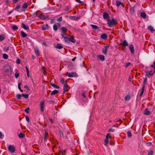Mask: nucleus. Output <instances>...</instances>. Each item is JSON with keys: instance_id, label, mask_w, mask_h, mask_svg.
<instances>
[{"instance_id": "nucleus-25", "label": "nucleus", "mask_w": 155, "mask_h": 155, "mask_svg": "<svg viewBox=\"0 0 155 155\" xmlns=\"http://www.w3.org/2000/svg\"><path fill=\"white\" fill-rule=\"evenodd\" d=\"M130 99V97L129 95H127L124 98V100L126 101H128Z\"/></svg>"}, {"instance_id": "nucleus-17", "label": "nucleus", "mask_w": 155, "mask_h": 155, "mask_svg": "<svg viewBox=\"0 0 155 155\" xmlns=\"http://www.w3.org/2000/svg\"><path fill=\"white\" fill-rule=\"evenodd\" d=\"M91 26L92 28L94 30H97L99 29V27L98 26L96 25L91 24Z\"/></svg>"}, {"instance_id": "nucleus-53", "label": "nucleus", "mask_w": 155, "mask_h": 155, "mask_svg": "<svg viewBox=\"0 0 155 155\" xmlns=\"http://www.w3.org/2000/svg\"><path fill=\"white\" fill-rule=\"evenodd\" d=\"M45 134L44 135V137H47L48 136V134L46 132L45 130Z\"/></svg>"}, {"instance_id": "nucleus-43", "label": "nucleus", "mask_w": 155, "mask_h": 155, "mask_svg": "<svg viewBox=\"0 0 155 155\" xmlns=\"http://www.w3.org/2000/svg\"><path fill=\"white\" fill-rule=\"evenodd\" d=\"M153 150H151L150 151L148 152V154L147 155H153Z\"/></svg>"}, {"instance_id": "nucleus-58", "label": "nucleus", "mask_w": 155, "mask_h": 155, "mask_svg": "<svg viewBox=\"0 0 155 155\" xmlns=\"http://www.w3.org/2000/svg\"><path fill=\"white\" fill-rule=\"evenodd\" d=\"M37 12H35L34 13L32 14V16L33 17H36L37 16Z\"/></svg>"}, {"instance_id": "nucleus-41", "label": "nucleus", "mask_w": 155, "mask_h": 155, "mask_svg": "<svg viewBox=\"0 0 155 155\" xmlns=\"http://www.w3.org/2000/svg\"><path fill=\"white\" fill-rule=\"evenodd\" d=\"M108 139L106 138V139L104 140V145L105 146L108 143Z\"/></svg>"}, {"instance_id": "nucleus-7", "label": "nucleus", "mask_w": 155, "mask_h": 155, "mask_svg": "<svg viewBox=\"0 0 155 155\" xmlns=\"http://www.w3.org/2000/svg\"><path fill=\"white\" fill-rule=\"evenodd\" d=\"M44 103L45 102L43 101L41 102L40 103V107L42 112L44 111Z\"/></svg>"}, {"instance_id": "nucleus-38", "label": "nucleus", "mask_w": 155, "mask_h": 155, "mask_svg": "<svg viewBox=\"0 0 155 155\" xmlns=\"http://www.w3.org/2000/svg\"><path fill=\"white\" fill-rule=\"evenodd\" d=\"M8 57V55L6 54H3V57L5 59H7Z\"/></svg>"}, {"instance_id": "nucleus-32", "label": "nucleus", "mask_w": 155, "mask_h": 155, "mask_svg": "<svg viewBox=\"0 0 155 155\" xmlns=\"http://www.w3.org/2000/svg\"><path fill=\"white\" fill-rule=\"evenodd\" d=\"M123 45L124 47H125L128 45V44L126 40H124L123 42Z\"/></svg>"}, {"instance_id": "nucleus-55", "label": "nucleus", "mask_w": 155, "mask_h": 155, "mask_svg": "<svg viewBox=\"0 0 155 155\" xmlns=\"http://www.w3.org/2000/svg\"><path fill=\"white\" fill-rule=\"evenodd\" d=\"M131 64V63L130 62H128L127 63L126 65H125V67L126 68H127Z\"/></svg>"}, {"instance_id": "nucleus-54", "label": "nucleus", "mask_w": 155, "mask_h": 155, "mask_svg": "<svg viewBox=\"0 0 155 155\" xmlns=\"http://www.w3.org/2000/svg\"><path fill=\"white\" fill-rule=\"evenodd\" d=\"M57 21L59 22L61 21H62V17H60L57 19Z\"/></svg>"}, {"instance_id": "nucleus-61", "label": "nucleus", "mask_w": 155, "mask_h": 155, "mask_svg": "<svg viewBox=\"0 0 155 155\" xmlns=\"http://www.w3.org/2000/svg\"><path fill=\"white\" fill-rule=\"evenodd\" d=\"M149 73L150 74H150V75L152 76L153 75L154 73V72H153V71H149Z\"/></svg>"}, {"instance_id": "nucleus-14", "label": "nucleus", "mask_w": 155, "mask_h": 155, "mask_svg": "<svg viewBox=\"0 0 155 155\" xmlns=\"http://www.w3.org/2000/svg\"><path fill=\"white\" fill-rule=\"evenodd\" d=\"M148 29L150 30L152 33L154 32L155 30L153 29V27L151 26H150L147 28Z\"/></svg>"}, {"instance_id": "nucleus-29", "label": "nucleus", "mask_w": 155, "mask_h": 155, "mask_svg": "<svg viewBox=\"0 0 155 155\" xmlns=\"http://www.w3.org/2000/svg\"><path fill=\"white\" fill-rule=\"evenodd\" d=\"M145 72L146 73L145 76L147 77H148L149 75H150V74H150L149 73V71L148 70H145Z\"/></svg>"}, {"instance_id": "nucleus-23", "label": "nucleus", "mask_w": 155, "mask_h": 155, "mask_svg": "<svg viewBox=\"0 0 155 155\" xmlns=\"http://www.w3.org/2000/svg\"><path fill=\"white\" fill-rule=\"evenodd\" d=\"M25 134L22 133H21L18 135V137L20 138H24L25 137Z\"/></svg>"}, {"instance_id": "nucleus-20", "label": "nucleus", "mask_w": 155, "mask_h": 155, "mask_svg": "<svg viewBox=\"0 0 155 155\" xmlns=\"http://www.w3.org/2000/svg\"><path fill=\"white\" fill-rule=\"evenodd\" d=\"M98 57L100 60L102 61H103L104 60V56L103 55H100L98 56Z\"/></svg>"}, {"instance_id": "nucleus-59", "label": "nucleus", "mask_w": 155, "mask_h": 155, "mask_svg": "<svg viewBox=\"0 0 155 155\" xmlns=\"http://www.w3.org/2000/svg\"><path fill=\"white\" fill-rule=\"evenodd\" d=\"M48 120L51 124H53L54 122L53 120L52 119L49 118Z\"/></svg>"}, {"instance_id": "nucleus-45", "label": "nucleus", "mask_w": 155, "mask_h": 155, "mask_svg": "<svg viewBox=\"0 0 155 155\" xmlns=\"http://www.w3.org/2000/svg\"><path fill=\"white\" fill-rule=\"evenodd\" d=\"M61 35L62 36V38H64V41L66 39H67V37L64 36V34L62 33V32L61 33Z\"/></svg>"}, {"instance_id": "nucleus-21", "label": "nucleus", "mask_w": 155, "mask_h": 155, "mask_svg": "<svg viewBox=\"0 0 155 155\" xmlns=\"http://www.w3.org/2000/svg\"><path fill=\"white\" fill-rule=\"evenodd\" d=\"M55 48L58 49H61L63 48V47L60 44H58L57 45V46L55 47Z\"/></svg>"}, {"instance_id": "nucleus-16", "label": "nucleus", "mask_w": 155, "mask_h": 155, "mask_svg": "<svg viewBox=\"0 0 155 155\" xmlns=\"http://www.w3.org/2000/svg\"><path fill=\"white\" fill-rule=\"evenodd\" d=\"M39 17L40 19L43 20H45L47 18V16L43 15L42 13L41 14Z\"/></svg>"}, {"instance_id": "nucleus-46", "label": "nucleus", "mask_w": 155, "mask_h": 155, "mask_svg": "<svg viewBox=\"0 0 155 155\" xmlns=\"http://www.w3.org/2000/svg\"><path fill=\"white\" fill-rule=\"evenodd\" d=\"M59 133L60 135V136L61 137H64V135H63V133L62 132L61 130H60L59 131Z\"/></svg>"}, {"instance_id": "nucleus-22", "label": "nucleus", "mask_w": 155, "mask_h": 155, "mask_svg": "<svg viewBox=\"0 0 155 155\" xmlns=\"http://www.w3.org/2000/svg\"><path fill=\"white\" fill-rule=\"evenodd\" d=\"M59 92V91L57 90H54V91H53L51 93V95H55V94H57Z\"/></svg>"}, {"instance_id": "nucleus-34", "label": "nucleus", "mask_w": 155, "mask_h": 155, "mask_svg": "<svg viewBox=\"0 0 155 155\" xmlns=\"http://www.w3.org/2000/svg\"><path fill=\"white\" fill-rule=\"evenodd\" d=\"M53 29L55 31H56L58 29L57 25L56 24H54L53 25Z\"/></svg>"}, {"instance_id": "nucleus-4", "label": "nucleus", "mask_w": 155, "mask_h": 155, "mask_svg": "<svg viewBox=\"0 0 155 155\" xmlns=\"http://www.w3.org/2000/svg\"><path fill=\"white\" fill-rule=\"evenodd\" d=\"M68 87V85L67 84V81H66L65 83L64 84L63 87V94H65L66 92L68 91V90L67 89V87Z\"/></svg>"}, {"instance_id": "nucleus-47", "label": "nucleus", "mask_w": 155, "mask_h": 155, "mask_svg": "<svg viewBox=\"0 0 155 155\" xmlns=\"http://www.w3.org/2000/svg\"><path fill=\"white\" fill-rule=\"evenodd\" d=\"M41 28L44 31L46 30V28L44 25L42 26Z\"/></svg>"}, {"instance_id": "nucleus-56", "label": "nucleus", "mask_w": 155, "mask_h": 155, "mask_svg": "<svg viewBox=\"0 0 155 155\" xmlns=\"http://www.w3.org/2000/svg\"><path fill=\"white\" fill-rule=\"evenodd\" d=\"M76 1L77 2L80 4H84V2L82 1H81L80 0H76Z\"/></svg>"}, {"instance_id": "nucleus-40", "label": "nucleus", "mask_w": 155, "mask_h": 155, "mask_svg": "<svg viewBox=\"0 0 155 155\" xmlns=\"http://www.w3.org/2000/svg\"><path fill=\"white\" fill-rule=\"evenodd\" d=\"M16 97L18 100H19L21 99V94H17L16 95Z\"/></svg>"}, {"instance_id": "nucleus-44", "label": "nucleus", "mask_w": 155, "mask_h": 155, "mask_svg": "<svg viewBox=\"0 0 155 155\" xmlns=\"http://www.w3.org/2000/svg\"><path fill=\"white\" fill-rule=\"evenodd\" d=\"M9 50V47H5L4 48V50L5 52H6L8 51Z\"/></svg>"}, {"instance_id": "nucleus-6", "label": "nucleus", "mask_w": 155, "mask_h": 155, "mask_svg": "<svg viewBox=\"0 0 155 155\" xmlns=\"http://www.w3.org/2000/svg\"><path fill=\"white\" fill-rule=\"evenodd\" d=\"M68 76L69 77H78V75L76 73L73 72L69 74L68 75Z\"/></svg>"}, {"instance_id": "nucleus-33", "label": "nucleus", "mask_w": 155, "mask_h": 155, "mask_svg": "<svg viewBox=\"0 0 155 155\" xmlns=\"http://www.w3.org/2000/svg\"><path fill=\"white\" fill-rule=\"evenodd\" d=\"M5 39V36L3 35H0V41H3Z\"/></svg>"}, {"instance_id": "nucleus-11", "label": "nucleus", "mask_w": 155, "mask_h": 155, "mask_svg": "<svg viewBox=\"0 0 155 155\" xmlns=\"http://www.w3.org/2000/svg\"><path fill=\"white\" fill-rule=\"evenodd\" d=\"M70 18L71 20L76 21L79 20L80 18V17H76L75 16H71L70 17Z\"/></svg>"}, {"instance_id": "nucleus-36", "label": "nucleus", "mask_w": 155, "mask_h": 155, "mask_svg": "<svg viewBox=\"0 0 155 155\" xmlns=\"http://www.w3.org/2000/svg\"><path fill=\"white\" fill-rule=\"evenodd\" d=\"M127 134L128 137H131L132 136V135L131 134V131H129L127 132Z\"/></svg>"}, {"instance_id": "nucleus-35", "label": "nucleus", "mask_w": 155, "mask_h": 155, "mask_svg": "<svg viewBox=\"0 0 155 155\" xmlns=\"http://www.w3.org/2000/svg\"><path fill=\"white\" fill-rule=\"evenodd\" d=\"M21 95V97H24L26 99L28 98L29 96L28 95V94H22Z\"/></svg>"}, {"instance_id": "nucleus-3", "label": "nucleus", "mask_w": 155, "mask_h": 155, "mask_svg": "<svg viewBox=\"0 0 155 155\" xmlns=\"http://www.w3.org/2000/svg\"><path fill=\"white\" fill-rule=\"evenodd\" d=\"M8 150L12 153H14L15 150V148L12 145H9L8 147Z\"/></svg>"}, {"instance_id": "nucleus-10", "label": "nucleus", "mask_w": 155, "mask_h": 155, "mask_svg": "<svg viewBox=\"0 0 155 155\" xmlns=\"http://www.w3.org/2000/svg\"><path fill=\"white\" fill-rule=\"evenodd\" d=\"M150 113V111L148 110L147 108L145 109L143 113L145 115H149Z\"/></svg>"}, {"instance_id": "nucleus-13", "label": "nucleus", "mask_w": 155, "mask_h": 155, "mask_svg": "<svg viewBox=\"0 0 155 155\" xmlns=\"http://www.w3.org/2000/svg\"><path fill=\"white\" fill-rule=\"evenodd\" d=\"M62 32L65 33V32H66L68 31V29L65 27H62L61 28Z\"/></svg>"}, {"instance_id": "nucleus-50", "label": "nucleus", "mask_w": 155, "mask_h": 155, "mask_svg": "<svg viewBox=\"0 0 155 155\" xmlns=\"http://www.w3.org/2000/svg\"><path fill=\"white\" fill-rule=\"evenodd\" d=\"M115 130L114 129H113L112 128H110L109 129L108 131V132H113Z\"/></svg>"}, {"instance_id": "nucleus-39", "label": "nucleus", "mask_w": 155, "mask_h": 155, "mask_svg": "<svg viewBox=\"0 0 155 155\" xmlns=\"http://www.w3.org/2000/svg\"><path fill=\"white\" fill-rule=\"evenodd\" d=\"M21 85V83L18 84V89H19V90L21 92H23V90H21V87H20V86Z\"/></svg>"}, {"instance_id": "nucleus-8", "label": "nucleus", "mask_w": 155, "mask_h": 155, "mask_svg": "<svg viewBox=\"0 0 155 155\" xmlns=\"http://www.w3.org/2000/svg\"><path fill=\"white\" fill-rule=\"evenodd\" d=\"M129 49L131 51V53L132 54H134V46L133 45H130L129 46Z\"/></svg>"}, {"instance_id": "nucleus-27", "label": "nucleus", "mask_w": 155, "mask_h": 155, "mask_svg": "<svg viewBox=\"0 0 155 155\" xmlns=\"http://www.w3.org/2000/svg\"><path fill=\"white\" fill-rule=\"evenodd\" d=\"M28 7L27 4L26 3H25L23 5L22 8L23 9H25L27 8Z\"/></svg>"}, {"instance_id": "nucleus-9", "label": "nucleus", "mask_w": 155, "mask_h": 155, "mask_svg": "<svg viewBox=\"0 0 155 155\" xmlns=\"http://www.w3.org/2000/svg\"><path fill=\"white\" fill-rule=\"evenodd\" d=\"M116 5L117 7H119L120 5H121L123 7H124V5L120 1L117 0L116 1Z\"/></svg>"}, {"instance_id": "nucleus-64", "label": "nucleus", "mask_w": 155, "mask_h": 155, "mask_svg": "<svg viewBox=\"0 0 155 155\" xmlns=\"http://www.w3.org/2000/svg\"><path fill=\"white\" fill-rule=\"evenodd\" d=\"M150 67L152 68L155 67V62H153V64L151 65Z\"/></svg>"}, {"instance_id": "nucleus-1", "label": "nucleus", "mask_w": 155, "mask_h": 155, "mask_svg": "<svg viewBox=\"0 0 155 155\" xmlns=\"http://www.w3.org/2000/svg\"><path fill=\"white\" fill-rule=\"evenodd\" d=\"M107 21L108 26L110 27L114 26L116 23H117L114 18H112L111 20L110 18H108Z\"/></svg>"}, {"instance_id": "nucleus-57", "label": "nucleus", "mask_w": 155, "mask_h": 155, "mask_svg": "<svg viewBox=\"0 0 155 155\" xmlns=\"http://www.w3.org/2000/svg\"><path fill=\"white\" fill-rule=\"evenodd\" d=\"M16 62L17 64H19L20 63V60L18 58H17Z\"/></svg>"}, {"instance_id": "nucleus-26", "label": "nucleus", "mask_w": 155, "mask_h": 155, "mask_svg": "<svg viewBox=\"0 0 155 155\" xmlns=\"http://www.w3.org/2000/svg\"><path fill=\"white\" fill-rule=\"evenodd\" d=\"M21 35L23 38H24L27 36V35L23 31H21Z\"/></svg>"}, {"instance_id": "nucleus-42", "label": "nucleus", "mask_w": 155, "mask_h": 155, "mask_svg": "<svg viewBox=\"0 0 155 155\" xmlns=\"http://www.w3.org/2000/svg\"><path fill=\"white\" fill-rule=\"evenodd\" d=\"M25 112L28 114L29 112V107H28L26 108L25 110Z\"/></svg>"}, {"instance_id": "nucleus-15", "label": "nucleus", "mask_w": 155, "mask_h": 155, "mask_svg": "<svg viewBox=\"0 0 155 155\" xmlns=\"http://www.w3.org/2000/svg\"><path fill=\"white\" fill-rule=\"evenodd\" d=\"M103 17L104 19L107 18L108 19V18H109V15L107 13L105 12L103 14Z\"/></svg>"}, {"instance_id": "nucleus-24", "label": "nucleus", "mask_w": 155, "mask_h": 155, "mask_svg": "<svg viewBox=\"0 0 155 155\" xmlns=\"http://www.w3.org/2000/svg\"><path fill=\"white\" fill-rule=\"evenodd\" d=\"M145 87L144 85H143V86L142 87V90H141V93H140V97L143 94V93H144Z\"/></svg>"}, {"instance_id": "nucleus-51", "label": "nucleus", "mask_w": 155, "mask_h": 155, "mask_svg": "<svg viewBox=\"0 0 155 155\" xmlns=\"http://www.w3.org/2000/svg\"><path fill=\"white\" fill-rule=\"evenodd\" d=\"M15 78H17L19 75V74L16 72L15 73Z\"/></svg>"}, {"instance_id": "nucleus-19", "label": "nucleus", "mask_w": 155, "mask_h": 155, "mask_svg": "<svg viewBox=\"0 0 155 155\" xmlns=\"http://www.w3.org/2000/svg\"><path fill=\"white\" fill-rule=\"evenodd\" d=\"M101 38L103 39L106 40L107 38V35L105 34H103L101 35Z\"/></svg>"}, {"instance_id": "nucleus-62", "label": "nucleus", "mask_w": 155, "mask_h": 155, "mask_svg": "<svg viewBox=\"0 0 155 155\" xmlns=\"http://www.w3.org/2000/svg\"><path fill=\"white\" fill-rule=\"evenodd\" d=\"M70 9V8L69 7H66V8H65V11H68Z\"/></svg>"}, {"instance_id": "nucleus-49", "label": "nucleus", "mask_w": 155, "mask_h": 155, "mask_svg": "<svg viewBox=\"0 0 155 155\" xmlns=\"http://www.w3.org/2000/svg\"><path fill=\"white\" fill-rule=\"evenodd\" d=\"M61 83L63 84L64 85V78H62L60 81Z\"/></svg>"}, {"instance_id": "nucleus-28", "label": "nucleus", "mask_w": 155, "mask_h": 155, "mask_svg": "<svg viewBox=\"0 0 155 155\" xmlns=\"http://www.w3.org/2000/svg\"><path fill=\"white\" fill-rule=\"evenodd\" d=\"M51 85L52 87H54L55 88L58 89L59 88V87L57 85H55L54 84L51 83Z\"/></svg>"}, {"instance_id": "nucleus-5", "label": "nucleus", "mask_w": 155, "mask_h": 155, "mask_svg": "<svg viewBox=\"0 0 155 155\" xmlns=\"http://www.w3.org/2000/svg\"><path fill=\"white\" fill-rule=\"evenodd\" d=\"M109 46L107 45L106 46H104V48H103L102 50V52L103 53V54L106 55L107 54V51L108 50V48H109Z\"/></svg>"}, {"instance_id": "nucleus-60", "label": "nucleus", "mask_w": 155, "mask_h": 155, "mask_svg": "<svg viewBox=\"0 0 155 155\" xmlns=\"http://www.w3.org/2000/svg\"><path fill=\"white\" fill-rule=\"evenodd\" d=\"M25 118L26 121L28 122L29 120V117L27 116H25Z\"/></svg>"}, {"instance_id": "nucleus-63", "label": "nucleus", "mask_w": 155, "mask_h": 155, "mask_svg": "<svg viewBox=\"0 0 155 155\" xmlns=\"http://www.w3.org/2000/svg\"><path fill=\"white\" fill-rule=\"evenodd\" d=\"M81 95L84 97V98L85 97V94L84 92H83L81 94Z\"/></svg>"}, {"instance_id": "nucleus-12", "label": "nucleus", "mask_w": 155, "mask_h": 155, "mask_svg": "<svg viewBox=\"0 0 155 155\" xmlns=\"http://www.w3.org/2000/svg\"><path fill=\"white\" fill-rule=\"evenodd\" d=\"M21 27L26 30H29V28L28 26H26L24 24L22 23L21 24Z\"/></svg>"}, {"instance_id": "nucleus-30", "label": "nucleus", "mask_w": 155, "mask_h": 155, "mask_svg": "<svg viewBox=\"0 0 155 155\" xmlns=\"http://www.w3.org/2000/svg\"><path fill=\"white\" fill-rule=\"evenodd\" d=\"M12 29L15 30H17L18 28V27L15 25H12Z\"/></svg>"}, {"instance_id": "nucleus-18", "label": "nucleus", "mask_w": 155, "mask_h": 155, "mask_svg": "<svg viewBox=\"0 0 155 155\" xmlns=\"http://www.w3.org/2000/svg\"><path fill=\"white\" fill-rule=\"evenodd\" d=\"M140 16L143 18H145L146 17V15L144 12H143L140 13Z\"/></svg>"}, {"instance_id": "nucleus-2", "label": "nucleus", "mask_w": 155, "mask_h": 155, "mask_svg": "<svg viewBox=\"0 0 155 155\" xmlns=\"http://www.w3.org/2000/svg\"><path fill=\"white\" fill-rule=\"evenodd\" d=\"M64 41L68 43H69L70 42L75 43L76 42V40L74 37L70 36L69 38L67 37V39H66Z\"/></svg>"}, {"instance_id": "nucleus-48", "label": "nucleus", "mask_w": 155, "mask_h": 155, "mask_svg": "<svg viewBox=\"0 0 155 155\" xmlns=\"http://www.w3.org/2000/svg\"><path fill=\"white\" fill-rule=\"evenodd\" d=\"M147 81V78H145V79H144L143 81V85H144V86H145V84H146V82Z\"/></svg>"}, {"instance_id": "nucleus-37", "label": "nucleus", "mask_w": 155, "mask_h": 155, "mask_svg": "<svg viewBox=\"0 0 155 155\" xmlns=\"http://www.w3.org/2000/svg\"><path fill=\"white\" fill-rule=\"evenodd\" d=\"M20 6H21V5H20L19 4H17V7H16V8H15V10L16 11H17L18 12H19V11H18V10L20 8Z\"/></svg>"}, {"instance_id": "nucleus-52", "label": "nucleus", "mask_w": 155, "mask_h": 155, "mask_svg": "<svg viewBox=\"0 0 155 155\" xmlns=\"http://www.w3.org/2000/svg\"><path fill=\"white\" fill-rule=\"evenodd\" d=\"M130 11L134 13V7L131 8H130Z\"/></svg>"}, {"instance_id": "nucleus-31", "label": "nucleus", "mask_w": 155, "mask_h": 155, "mask_svg": "<svg viewBox=\"0 0 155 155\" xmlns=\"http://www.w3.org/2000/svg\"><path fill=\"white\" fill-rule=\"evenodd\" d=\"M35 54L36 55H37L38 56H39V50L38 49V48H36L35 49Z\"/></svg>"}]
</instances>
